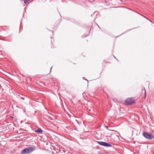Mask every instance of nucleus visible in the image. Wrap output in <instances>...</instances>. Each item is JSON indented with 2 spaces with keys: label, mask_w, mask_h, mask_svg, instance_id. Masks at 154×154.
<instances>
[{
  "label": "nucleus",
  "mask_w": 154,
  "mask_h": 154,
  "mask_svg": "<svg viewBox=\"0 0 154 154\" xmlns=\"http://www.w3.org/2000/svg\"><path fill=\"white\" fill-rule=\"evenodd\" d=\"M35 149V148L34 147H28L23 149L21 152V153L22 154H29Z\"/></svg>",
  "instance_id": "f257e3e1"
},
{
  "label": "nucleus",
  "mask_w": 154,
  "mask_h": 154,
  "mask_svg": "<svg viewBox=\"0 0 154 154\" xmlns=\"http://www.w3.org/2000/svg\"><path fill=\"white\" fill-rule=\"evenodd\" d=\"M135 101L132 98H129L127 99L125 101V104L129 105L135 103Z\"/></svg>",
  "instance_id": "f03ea898"
},
{
  "label": "nucleus",
  "mask_w": 154,
  "mask_h": 154,
  "mask_svg": "<svg viewBox=\"0 0 154 154\" xmlns=\"http://www.w3.org/2000/svg\"><path fill=\"white\" fill-rule=\"evenodd\" d=\"M143 135L146 138L148 139H152L154 137V135L151 134H149L146 132L143 133Z\"/></svg>",
  "instance_id": "7ed1b4c3"
},
{
  "label": "nucleus",
  "mask_w": 154,
  "mask_h": 154,
  "mask_svg": "<svg viewBox=\"0 0 154 154\" xmlns=\"http://www.w3.org/2000/svg\"><path fill=\"white\" fill-rule=\"evenodd\" d=\"M100 145L103 146H106V147H111V145L107 143L102 142V141H98L97 142Z\"/></svg>",
  "instance_id": "20e7f679"
},
{
  "label": "nucleus",
  "mask_w": 154,
  "mask_h": 154,
  "mask_svg": "<svg viewBox=\"0 0 154 154\" xmlns=\"http://www.w3.org/2000/svg\"><path fill=\"white\" fill-rule=\"evenodd\" d=\"M35 131L38 134H41L42 132L43 131L41 128H38L35 130Z\"/></svg>",
  "instance_id": "39448f33"
},
{
  "label": "nucleus",
  "mask_w": 154,
  "mask_h": 154,
  "mask_svg": "<svg viewBox=\"0 0 154 154\" xmlns=\"http://www.w3.org/2000/svg\"><path fill=\"white\" fill-rule=\"evenodd\" d=\"M114 132V131L113 130H109L108 132V135H111L112 134H113V132Z\"/></svg>",
  "instance_id": "423d86ee"
},
{
  "label": "nucleus",
  "mask_w": 154,
  "mask_h": 154,
  "mask_svg": "<svg viewBox=\"0 0 154 154\" xmlns=\"http://www.w3.org/2000/svg\"><path fill=\"white\" fill-rule=\"evenodd\" d=\"M143 91L144 92V97H146V91L145 89H144L143 90H142V92Z\"/></svg>",
  "instance_id": "0eeeda50"
},
{
  "label": "nucleus",
  "mask_w": 154,
  "mask_h": 154,
  "mask_svg": "<svg viewBox=\"0 0 154 154\" xmlns=\"http://www.w3.org/2000/svg\"><path fill=\"white\" fill-rule=\"evenodd\" d=\"M30 0H24V3L25 4L28 2Z\"/></svg>",
  "instance_id": "6e6552de"
}]
</instances>
